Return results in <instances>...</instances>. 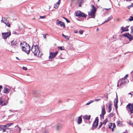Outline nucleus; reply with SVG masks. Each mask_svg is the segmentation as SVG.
Returning <instances> with one entry per match:
<instances>
[{
    "mask_svg": "<svg viewBox=\"0 0 133 133\" xmlns=\"http://www.w3.org/2000/svg\"><path fill=\"white\" fill-rule=\"evenodd\" d=\"M31 51L34 53L35 56H39L40 52L39 50V48L38 45H32L31 49Z\"/></svg>",
    "mask_w": 133,
    "mask_h": 133,
    "instance_id": "obj_1",
    "label": "nucleus"
},
{
    "mask_svg": "<svg viewBox=\"0 0 133 133\" xmlns=\"http://www.w3.org/2000/svg\"><path fill=\"white\" fill-rule=\"evenodd\" d=\"M23 44L24 45V46H22L21 48L22 51L28 54H29L30 51V46L25 42H23Z\"/></svg>",
    "mask_w": 133,
    "mask_h": 133,
    "instance_id": "obj_2",
    "label": "nucleus"
},
{
    "mask_svg": "<svg viewBox=\"0 0 133 133\" xmlns=\"http://www.w3.org/2000/svg\"><path fill=\"white\" fill-rule=\"evenodd\" d=\"M91 7L92 9H91V11L90 12H88V15L92 16L91 18H94L95 17V14L96 11V9L93 5H91Z\"/></svg>",
    "mask_w": 133,
    "mask_h": 133,
    "instance_id": "obj_3",
    "label": "nucleus"
},
{
    "mask_svg": "<svg viewBox=\"0 0 133 133\" xmlns=\"http://www.w3.org/2000/svg\"><path fill=\"white\" fill-rule=\"evenodd\" d=\"M131 32H132V33L133 34V26H131ZM123 36L125 37H127L128 39H129L130 41H131L133 39V36H132H132L130 35L129 33H127L123 34Z\"/></svg>",
    "mask_w": 133,
    "mask_h": 133,
    "instance_id": "obj_4",
    "label": "nucleus"
},
{
    "mask_svg": "<svg viewBox=\"0 0 133 133\" xmlns=\"http://www.w3.org/2000/svg\"><path fill=\"white\" fill-rule=\"evenodd\" d=\"M75 16H77L79 17H83L86 18L87 16L86 15L80 11H75Z\"/></svg>",
    "mask_w": 133,
    "mask_h": 133,
    "instance_id": "obj_5",
    "label": "nucleus"
},
{
    "mask_svg": "<svg viewBox=\"0 0 133 133\" xmlns=\"http://www.w3.org/2000/svg\"><path fill=\"white\" fill-rule=\"evenodd\" d=\"M99 119L98 117H96L95 121L93 122L92 125V128H91L92 130H94V129H96L98 125V124Z\"/></svg>",
    "mask_w": 133,
    "mask_h": 133,
    "instance_id": "obj_6",
    "label": "nucleus"
},
{
    "mask_svg": "<svg viewBox=\"0 0 133 133\" xmlns=\"http://www.w3.org/2000/svg\"><path fill=\"white\" fill-rule=\"evenodd\" d=\"M58 53V52L57 51H56L53 52H50L49 53V59H53L56 56Z\"/></svg>",
    "mask_w": 133,
    "mask_h": 133,
    "instance_id": "obj_7",
    "label": "nucleus"
},
{
    "mask_svg": "<svg viewBox=\"0 0 133 133\" xmlns=\"http://www.w3.org/2000/svg\"><path fill=\"white\" fill-rule=\"evenodd\" d=\"M126 107L128 109V112H130V114L132 113L133 112V104L129 103L127 106Z\"/></svg>",
    "mask_w": 133,
    "mask_h": 133,
    "instance_id": "obj_8",
    "label": "nucleus"
},
{
    "mask_svg": "<svg viewBox=\"0 0 133 133\" xmlns=\"http://www.w3.org/2000/svg\"><path fill=\"white\" fill-rule=\"evenodd\" d=\"M2 35L3 37V38L6 39L11 35V33L10 31L9 32L2 33Z\"/></svg>",
    "mask_w": 133,
    "mask_h": 133,
    "instance_id": "obj_9",
    "label": "nucleus"
},
{
    "mask_svg": "<svg viewBox=\"0 0 133 133\" xmlns=\"http://www.w3.org/2000/svg\"><path fill=\"white\" fill-rule=\"evenodd\" d=\"M56 24L57 25H59L61 26H63L64 28L65 27V25L64 23L58 19L56 20Z\"/></svg>",
    "mask_w": 133,
    "mask_h": 133,
    "instance_id": "obj_10",
    "label": "nucleus"
},
{
    "mask_svg": "<svg viewBox=\"0 0 133 133\" xmlns=\"http://www.w3.org/2000/svg\"><path fill=\"white\" fill-rule=\"evenodd\" d=\"M11 43L12 46L14 48H15L18 45V42L17 41L14 42V41H11Z\"/></svg>",
    "mask_w": 133,
    "mask_h": 133,
    "instance_id": "obj_11",
    "label": "nucleus"
},
{
    "mask_svg": "<svg viewBox=\"0 0 133 133\" xmlns=\"http://www.w3.org/2000/svg\"><path fill=\"white\" fill-rule=\"evenodd\" d=\"M8 102L7 101H3L0 98V105L2 106H5L7 104Z\"/></svg>",
    "mask_w": 133,
    "mask_h": 133,
    "instance_id": "obj_12",
    "label": "nucleus"
},
{
    "mask_svg": "<svg viewBox=\"0 0 133 133\" xmlns=\"http://www.w3.org/2000/svg\"><path fill=\"white\" fill-rule=\"evenodd\" d=\"M120 85H121L122 84H125L127 82L128 83V80L127 79H126V80H125V79H121L120 80Z\"/></svg>",
    "mask_w": 133,
    "mask_h": 133,
    "instance_id": "obj_13",
    "label": "nucleus"
},
{
    "mask_svg": "<svg viewBox=\"0 0 133 133\" xmlns=\"http://www.w3.org/2000/svg\"><path fill=\"white\" fill-rule=\"evenodd\" d=\"M118 103V99L117 95H116V98L115 99L114 102V105L116 109H117V103Z\"/></svg>",
    "mask_w": 133,
    "mask_h": 133,
    "instance_id": "obj_14",
    "label": "nucleus"
},
{
    "mask_svg": "<svg viewBox=\"0 0 133 133\" xmlns=\"http://www.w3.org/2000/svg\"><path fill=\"white\" fill-rule=\"evenodd\" d=\"M106 113V111L105 110V106L103 105V106L102 108L101 114L102 115H104Z\"/></svg>",
    "mask_w": 133,
    "mask_h": 133,
    "instance_id": "obj_15",
    "label": "nucleus"
},
{
    "mask_svg": "<svg viewBox=\"0 0 133 133\" xmlns=\"http://www.w3.org/2000/svg\"><path fill=\"white\" fill-rule=\"evenodd\" d=\"M90 117L91 116L90 115L88 116L87 115H85L83 116V118L84 119H85L88 120L90 119Z\"/></svg>",
    "mask_w": 133,
    "mask_h": 133,
    "instance_id": "obj_16",
    "label": "nucleus"
},
{
    "mask_svg": "<svg viewBox=\"0 0 133 133\" xmlns=\"http://www.w3.org/2000/svg\"><path fill=\"white\" fill-rule=\"evenodd\" d=\"M129 26H127L126 27L127 28V30H123V26H122L121 28V29L122 30V31L121 32V33H122L123 32L125 31H129V30L128 29V28L129 27Z\"/></svg>",
    "mask_w": 133,
    "mask_h": 133,
    "instance_id": "obj_17",
    "label": "nucleus"
},
{
    "mask_svg": "<svg viewBox=\"0 0 133 133\" xmlns=\"http://www.w3.org/2000/svg\"><path fill=\"white\" fill-rule=\"evenodd\" d=\"M82 122V118L81 116L78 117L77 120V123L78 124H80Z\"/></svg>",
    "mask_w": 133,
    "mask_h": 133,
    "instance_id": "obj_18",
    "label": "nucleus"
},
{
    "mask_svg": "<svg viewBox=\"0 0 133 133\" xmlns=\"http://www.w3.org/2000/svg\"><path fill=\"white\" fill-rule=\"evenodd\" d=\"M3 92L4 93H8L9 92L8 89H7L6 87H4L3 91Z\"/></svg>",
    "mask_w": 133,
    "mask_h": 133,
    "instance_id": "obj_19",
    "label": "nucleus"
},
{
    "mask_svg": "<svg viewBox=\"0 0 133 133\" xmlns=\"http://www.w3.org/2000/svg\"><path fill=\"white\" fill-rule=\"evenodd\" d=\"M112 18V16H110V17H109L106 20L102 23L103 24L105 23L108 22Z\"/></svg>",
    "mask_w": 133,
    "mask_h": 133,
    "instance_id": "obj_20",
    "label": "nucleus"
},
{
    "mask_svg": "<svg viewBox=\"0 0 133 133\" xmlns=\"http://www.w3.org/2000/svg\"><path fill=\"white\" fill-rule=\"evenodd\" d=\"M117 126L119 127H122V124L121 122L119 121H117Z\"/></svg>",
    "mask_w": 133,
    "mask_h": 133,
    "instance_id": "obj_21",
    "label": "nucleus"
},
{
    "mask_svg": "<svg viewBox=\"0 0 133 133\" xmlns=\"http://www.w3.org/2000/svg\"><path fill=\"white\" fill-rule=\"evenodd\" d=\"M112 104L110 103L109 104V111H108V112L109 113L110 112L111 110H112V107H111Z\"/></svg>",
    "mask_w": 133,
    "mask_h": 133,
    "instance_id": "obj_22",
    "label": "nucleus"
},
{
    "mask_svg": "<svg viewBox=\"0 0 133 133\" xmlns=\"http://www.w3.org/2000/svg\"><path fill=\"white\" fill-rule=\"evenodd\" d=\"M1 22L4 23L5 24H6L7 22V20L5 19V17H2V19L1 20Z\"/></svg>",
    "mask_w": 133,
    "mask_h": 133,
    "instance_id": "obj_23",
    "label": "nucleus"
},
{
    "mask_svg": "<svg viewBox=\"0 0 133 133\" xmlns=\"http://www.w3.org/2000/svg\"><path fill=\"white\" fill-rule=\"evenodd\" d=\"M83 2V0H78V2L79 4V7H81L82 3Z\"/></svg>",
    "mask_w": 133,
    "mask_h": 133,
    "instance_id": "obj_24",
    "label": "nucleus"
},
{
    "mask_svg": "<svg viewBox=\"0 0 133 133\" xmlns=\"http://www.w3.org/2000/svg\"><path fill=\"white\" fill-rule=\"evenodd\" d=\"M62 36H63L67 40H68L69 39V36H66L64 35L63 34H62Z\"/></svg>",
    "mask_w": 133,
    "mask_h": 133,
    "instance_id": "obj_25",
    "label": "nucleus"
},
{
    "mask_svg": "<svg viewBox=\"0 0 133 133\" xmlns=\"http://www.w3.org/2000/svg\"><path fill=\"white\" fill-rule=\"evenodd\" d=\"M94 102V101L93 100L92 101H89L88 103H87L86 105H88L90 104L91 103L93 102Z\"/></svg>",
    "mask_w": 133,
    "mask_h": 133,
    "instance_id": "obj_26",
    "label": "nucleus"
},
{
    "mask_svg": "<svg viewBox=\"0 0 133 133\" xmlns=\"http://www.w3.org/2000/svg\"><path fill=\"white\" fill-rule=\"evenodd\" d=\"M108 119L107 118H106L104 121V122H103V124H104V125H105L107 122H108Z\"/></svg>",
    "mask_w": 133,
    "mask_h": 133,
    "instance_id": "obj_27",
    "label": "nucleus"
},
{
    "mask_svg": "<svg viewBox=\"0 0 133 133\" xmlns=\"http://www.w3.org/2000/svg\"><path fill=\"white\" fill-rule=\"evenodd\" d=\"M7 26L9 27H10V24L9 23V22L8 21L5 24Z\"/></svg>",
    "mask_w": 133,
    "mask_h": 133,
    "instance_id": "obj_28",
    "label": "nucleus"
},
{
    "mask_svg": "<svg viewBox=\"0 0 133 133\" xmlns=\"http://www.w3.org/2000/svg\"><path fill=\"white\" fill-rule=\"evenodd\" d=\"M58 48L59 49L61 50H63L64 49V48L63 46H59L58 47Z\"/></svg>",
    "mask_w": 133,
    "mask_h": 133,
    "instance_id": "obj_29",
    "label": "nucleus"
},
{
    "mask_svg": "<svg viewBox=\"0 0 133 133\" xmlns=\"http://www.w3.org/2000/svg\"><path fill=\"white\" fill-rule=\"evenodd\" d=\"M114 116V114L112 113H110L109 115V117L110 118L111 117H113Z\"/></svg>",
    "mask_w": 133,
    "mask_h": 133,
    "instance_id": "obj_30",
    "label": "nucleus"
},
{
    "mask_svg": "<svg viewBox=\"0 0 133 133\" xmlns=\"http://www.w3.org/2000/svg\"><path fill=\"white\" fill-rule=\"evenodd\" d=\"M129 20L130 21H133V17L131 16L130 18L129 19Z\"/></svg>",
    "mask_w": 133,
    "mask_h": 133,
    "instance_id": "obj_31",
    "label": "nucleus"
},
{
    "mask_svg": "<svg viewBox=\"0 0 133 133\" xmlns=\"http://www.w3.org/2000/svg\"><path fill=\"white\" fill-rule=\"evenodd\" d=\"M131 7H133V3L130 5L128 6V8L129 9Z\"/></svg>",
    "mask_w": 133,
    "mask_h": 133,
    "instance_id": "obj_32",
    "label": "nucleus"
},
{
    "mask_svg": "<svg viewBox=\"0 0 133 133\" xmlns=\"http://www.w3.org/2000/svg\"><path fill=\"white\" fill-rule=\"evenodd\" d=\"M58 6L56 4H55L54 5V7L56 9H57L58 8Z\"/></svg>",
    "mask_w": 133,
    "mask_h": 133,
    "instance_id": "obj_33",
    "label": "nucleus"
},
{
    "mask_svg": "<svg viewBox=\"0 0 133 133\" xmlns=\"http://www.w3.org/2000/svg\"><path fill=\"white\" fill-rule=\"evenodd\" d=\"M60 2H61V0H58V2H57L56 3V4L57 5L59 6V4H60Z\"/></svg>",
    "mask_w": 133,
    "mask_h": 133,
    "instance_id": "obj_34",
    "label": "nucleus"
},
{
    "mask_svg": "<svg viewBox=\"0 0 133 133\" xmlns=\"http://www.w3.org/2000/svg\"><path fill=\"white\" fill-rule=\"evenodd\" d=\"M100 123V124H100V125H99V127H98V129H99L101 127V126H102V125L103 124V123H102V122H101Z\"/></svg>",
    "mask_w": 133,
    "mask_h": 133,
    "instance_id": "obj_35",
    "label": "nucleus"
},
{
    "mask_svg": "<svg viewBox=\"0 0 133 133\" xmlns=\"http://www.w3.org/2000/svg\"><path fill=\"white\" fill-rule=\"evenodd\" d=\"M104 115H102V114H101L100 115V117H101V119H104Z\"/></svg>",
    "mask_w": 133,
    "mask_h": 133,
    "instance_id": "obj_36",
    "label": "nucleus"
},
{
    "mask_svg": "<svg viewBox=\"0 0 133 133\" xmlns=\"http://www.w3.org/2000/svg\"><path fill=\"white\" fill-rule=\"evenodd\" d=\"M12 124V123H9L8 124H7V127H9Z\"/></svg>",
    "mask_w": 133,
    "mask_h": 133,
    "instance_id": "obj_37",
    "label": "nucleus"
},
{
    "mask_svg": "<svg viewBox=\"0 0 133 133\" xmlns=\"http://www.w3.org/2000/svg\"><path fill=\"white\" fill-rule=\"evenodd\" d=\"M112 123H110L108 125V127L109 128H111V127L112 126Z\"/></svg>",
    "mask_w": 133,
    "mask_h": 133,
    "instance_id": "obj_38",
    "label": "nucleus"
},
{
    "mask_svg": "<svg viewBox=\"0 0 133 133\" xmlns=\"http://www.w3.org/2000/svg\"><path fill=\"white\" fill-rule=\"evenodd\" d=\"M100 100H101L100 99L98 98V99H95L94 100V101H99Z\"/></svg>",
    "mask_w": 133,
    "mask_h": 133,
    "instance_id": "obj_39",
    "label": "nucleus"
},
{
    "mask_svg": "<svg viewBox=\"0 0 133 133\" xmlns=\"http://www.w3.org/2000/svg\"><path fill=\"white\" fill-rule=\"evenodd\" d=\"M45 16H40L39 18V19H41V18H43L44 19L45 18Z\"/></svg>",
    "mask_w": 133,
    "mask_h": 133,
    "instance_id": "obj_40",
    "label": "nucleus"
},
{
    "mask_svg": "<svg viewBox=\"0 0 133 133\" xmlns=\"http://www.w3.org/2000/svg\"><path fill=\"white\" fill-rule=\"evenodd\" d=\"M3 127V128H7V124L5 125H2V126H1Z\"/></svg>",
    "mask_w": 133,
    "mask_h": 133,
    "instance_id": "obj_41",
    "label": "nucleus"
},
{
    "mask_svg": "<svg viewBox=\"0 0 133 133\" xmlns=\"http://www.w3.org/2000/svg\"><path fill=\"white\" fill-rule=\"evenodd\" d=\"M43 133H50L49 131L46 130H45L44 131Z\"/></svg>",
    "mask_w": 133,
    "mask_h": 133,
    "instance_id": "obj_42",
    "label": "nucleus"
},
{
    "mask_svg": "<svg viewBox=\"0 0 133 133\" xmlns=\"http://www.w3.org/2000/svg\"><path fill=\"white\" fill-rule=\"evenodd\" d=\"M59 127H60V125H57L56 127V129L57 130H59Z\"/></svg>",
    "mask_w": 133,
    "mask_h": 133,
    "instance_id": "obj_43",
    "label": "nucleus"
},
{
    "mask_svg": "<svg viewBox=\"0 0 133 133\" xmlns=\"http://www.w3.org/2000/svg\"><path fill=\"white\" fill-rule=\"evenodd\" d=\"M79 32L81 35L82 34H83V31L82 30H79Z\"/></svg>",
    "mask_w": 133,
    "mask_h": 133,
    "instance_id": "obj_44",
    "label": "nucleus"
},
{
    "mask_svg": "<svg viewBox=\"0 0 133 133\" xmlns=\"http://www.w3.org/2000/svg\"><path fill=\"white\" fill-rule=\"evenodd\" d=\"M22 68L23 70H26L27 69V68L25 67H23Z\"/></svg>",
    "mask_w": 133,
    "mask_h": 133,
    "instance_id": "obj_45",
    "label": "nucleus"
},
{
    "mask_svg": "<svg viewBox=\"0 0 133 133\" xmlns=\"http://www.w3.org/2000/svg\"><path fill=\"white\" fill-rule=\"evenodd\" d=\"M2 126V125H0V131L2 130L3 129V127L1 126Z\"/></svg>",
    "mask_w": 133,
    "mask_h": 133,
    "instance_id": "obj_46",
    "label": "nucleus"
},
{
    "mask_svg": "<svg viewBox=\"0 0 133 133\" xmlns=\"http://www.w3.org/2000/svg\"><path fill=\"white\" fill-rule=\"evenodd\" d=\"M2 88V85H0V92L1 91V89Z\"/></svg>",
    "mask_w": 133,
    "mask_h": 133,
    "instance_id": "obj_47",
    "label": "nucleus"
},
{
    "mask_svg": "<svg viewBox=\"0 0 133 133\" xmlns=\"http://www.w3.org/2000/svg\"><path fill=\"white\" fill-rule=\"evenodd\" d=\"M128 95H131V97H132V96H133V94H132L131 92H130L128 94Z\"/></svg>",
    "mask_w": 133,
    "mask_h": 133,
    "instance_id": "obj_48",
    "label": "nucleus"
},
{
    "mask_svg": "<svg viewBox=\"0 0 133 133\" xmlns=\"http://www.w3.org/2000/svg\"><path fill=\"white\" fill-rule=\"evenodd\" d=\"M43 37H44V38L45 39H46V35L45 34H44L43 35Z\"/></svg>",
    "mask_w": 133,
    "mask_h": 133,
    "instance_id": "obj_49",
    "label": "nucleus"
},
{
    "mask_svg": "<svg viewBox=\"0 0 133 133\" xmlns=\"http://www.w3.org/2000/svg\"><path fill=\"white\" fill-rule=\"evenodd\" d=\"M129 124L130 125H132L133 124V123L131 121H129Z\"/></svg>",
    "mask_w": 133,
    "mask_h": 133,
    "instance_id": "obj_50",
    "label": "nucleus"
},
{
    "mask_svg": "<svg viewBox=\"0 0 133 133\" xmlns=\"http://www.w3.org/2000/svg\"><path fill=\"white\" fill-rule=\"evenodd\" d=\"M66 22H67V23H70V21H69V20H68V19H67L66 20Z\"/></svg>",
    "mask_w": 133,
    "mask_h": 133,
    "instance_id": "obj_51",
    "label": "nucleus"
},
{
    "mask_svg": "<svg viewBox=\"0 0 133 133\" xmlns=\"http://www.w3.org/2000/svg\"><path fill=\"white\" fill-rule=\"evenodd\" d=\"M116 127V125L115 124V123H114V124H113V128H115V127Z\"/></svg>",
    "mask_w": 133,
    "mask_h": 133,
    "instance_id": "obj_52",
    "label": "nucleus"
},
{
    "mask_svg": "<svg viewBox=\"0 0 133 133\" xmlns=\"http://www.w3.org/2000/svg\"><path fill=\"white\" fill-rule=\"evenodd\" d=\"M127 28L126 27L125 28H124V27L123 26V30H127Z\"/></svg>",
    "mask_w": 133,
    "mask_h": 133,
    "instance_id": "obj_53",
    "label": "nucleus"
},
{
    "mask_svg": "<svg viewBox=\"0 0 133 133\" xmlns=\"http://www.w3.org/2000/svg\"><path fill=\"white\" fill-rule=\"evenodd\" d=\"M128 74H127L125 76V77H126L127 78L128 77Z\"/></svg>",
    "mask_w": 133,
    "mask_h": 133,
    "instance_id": "obj_54",
    "label": "nucleus"
},
{
    "mask_svg": "<svg viewBox=\"0 0 133 133\" xmlns=\"http://www.w3.org/2000/svg\"><path fill=\"white\" fill-rule=\"evenodd\" d=\"M110 9V8H109V9L105 8L104 9V10H107V11H108Z\"/></svg>",
    "mask_w": 133,
    "mask_h": 133,
    "instance_id": "obj_55",
    "label": "nucleus"
},
{
    "mask_svg": "<svg viewBox=\"0 0 133 133\" xmlns=\"http://www.w3.org/2000/svg\"><path fill=\"white\" fill-rule=\"evenodd\" d=\"M61 100L60 99H59L58 100V103H61Z\"/></svg>",
    "mask_w": 133,
    "mask_h": 133,
    "instance_id": "obj_56",
    "label": "nucleus"
},
{
    "mask_svg": "<svg viewBox=\"0 0 133 133\" xmlns=\"http://www.w3.org/2000/svg\"><path fill=\"white\" fill-rule=\"evenodd\" d=\"M127 79V78H126V77H124V78H122V79H125V80H126V79Z\"/></svg>",
    "mask_w": 133,
    "mask_h": 133,
    "instance_id": "obj_57",
    "label": "nucleus"
},
{
    "mask_svg": "<svg viewBox=\"0 0 133 133\" xmlns=\"http://www.w3.org/2000/svg\"><path fill=\"white\" fill-rule=\"evenodd\" d=\"M13 34H17V32H13Z\"/></svg>",
    "mask_w": 133,
    "mask_h": 133,
    "instance_id": "obj_58",
    "label": "nucleus"
},
{
    "mask_svg": "<svg viewBox=\"0 0 133 133\" xmlns=\"http://www.w3.org/2000/svg\"><path fill=\"white\" fill-rule=\"evenodd\" d=\"M3 132H4L5 131L6 129H4V128H3Z\"/></svg>",
    "mask_w": 133,
    "mask_h": 133,
    "instance_id": "obj_59",
    "label": "nucleus"
},
{
    "mask_svg": "<svg viewBox=\"0 0 133 133\" xmlns=\"http://www.w3.org/2000/svg\"><path fill=\"white\" fill-rule=\"evenodd\" d=\"M123 133H128V131L127 130H126L125 131L123 132Z\"/></svg>",
    "mask_w": 133,
    "mask_h": 133,
    "instance_id": "obj_60",
    "label": "nucleus"
},
{
    "mask_svg": "<svg viewBox=\"0 0 133 133\" xmlns=\"http://www.w3.org/2000/svg\"><path fill=\"white\" fill-rule=\"evenodd\" d=\"M16 58L17 60H20V59L19 58H18L17 57H16Z\"/></svg>",
    "mask_w": 133,
    "mask_h": 133,
    "instance_id": "obj_61",
    "label": "nucleus"
},
{
    "mask_svg": "<svg viewBox=\"0 0 133 133\" xmlns=\"http://www.w3.org/2000/svg\"><path fill=\"white\" fill-rule=\"evenodd\" d=\"M63 18H64L66 20V21L67 19L66 18L64 17H63Z\"/></svg>",
    "mask_w": 133,
    "mask_h": 133,
    "instance_id": "obj_62",
    "label": "nucleus"
},
{
    "mask_svg": "<svg viewBox=\"0 0 133 133\" xmlns=\"http://www.w3.org/2000/svg\"><path fill=\"white\" fill-rule=\"evenodd\" d=\"M9 111H10V112H12V111L11 110H9Z\"/></svg>",
    "mask_w": 133,
    "mask_h": 133,
    "instance_id": "obj_63",
    "label": "nucleus"
},
{
    "mask_svg": "<svg viewBox=\"0 0 133 133\" xmlns=\"http://www.w3.org/2000/svg\"><path fill=\"white\" fill-rule=\"evenodd\" d=\"M112 129V131H113V130H114V128H113Z\"/></svg>",
    "mask_w": 133,
    "mask_h": 133,
    "instance_id": "obj_64",
    "label": "nucleus"
}]
</instances>
